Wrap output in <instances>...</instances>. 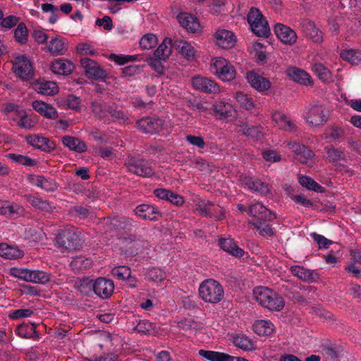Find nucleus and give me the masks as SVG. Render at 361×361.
<instances>
[{"label":"nucleus","mask_w":361,"mask_h":361,"mask_svg":"<svg viewBox=\"0 0 361 361\" xmlns=\"http://www.w3.org/2000/svg\"><path fill=\"white\" fill-rule=\"evenodd\" d=\"M247 20L255 35L264 38L269 36V23L259 8L252 7L247 15Z\"/></svg>","instance_id":"4"},{"label":"nucleus","mask_w":361,"mask_h":361,"mask_svg":"<svg viewBox=\"0 0 361 361\" xmlns=\"http://www.w3.org/2000/svg\"><path fill=\"white\" fill-rule=\"evenodd\" d=\"M216 44L222 49H231L236 42L234 33L227 30H218L214 34Z\"/></svg>","instance_id":"19"},{"label":"nucleus","mask_w":361,"mask_h":361,"mask_svg":"<svg viewBox=\"0 0 361 361\" xmlns=\"http://www.w3.org/2000/svg\"><path fill=\"white\" fill-rule=\"evenodd\" d=\"M239 130L254 141L261 140L264 137L263 127L261 125L250 126L247 123H243L239 126Z\"/></svg>","instance_id":"25"},{"label":"nucleus","mask_w":361,"mask_h":361,"mask_svg":"<svg viewBox=\"0 0 361 361\" xmlns=\"http://www.w3.org/2000/svg\"><path fill=\"white\" fill-rule=\"evenodd\" d=\"M24 252L16 246L6 243L0 244V256L8 259H16L23 257Z\"/></svg>","instance_id":"33"},{"label":"nucleus","mask_w":361,"mask_h":361,"mask_svg":"<svg viewBox=\"0 0 361 361\" xmlns=\"http://www.w3.org/2000/svg\"><path fill=\"white\" fill-rule=\"evenodd\" d=\"M126 166L130 172L140 176L149 177L154 174L153 169L147 162L135 158H130L126 163Z\"/></svg>","instance_id":"15"},{"label":"nucleus","mask_w":361,"mask_h":361,"mask_svg":"<svg viewBox=\"0 0 361 361\" xmlns=\"http://www.w3.org/2000/svg\"><path fill=\"white\" fill-rule=\"evenodd\" d=\"M199 295L204 302L216 304L222 300L224 290L222 285L217 281L209 279L202 281L199 286Z\"/></svg>","instance_id":"3"},{"label":"nucleus","mask_w":361,"mask_h":361,"mask_svg":"<svg viewBox=\"0 0 361 361\" xmlns=\"http://www.w3.org/2000/svg\"><path fill=\"white\" fill-rule=\"evenodd\" d=\"M106 223L109 224L115 230L118 231L128 230L131 226L128 219L126 217H114L111 219H107Z\"/></svg>","instance_id":"49"},{"label":"nucleus","mask_w":361,"mask_h":361,"mask_svg":"<svg viewBox=\"0 0 361 361\" xmlns=\"http://www.w3.org/2000/svg\"><path fill=\"white\" fill-rule=\"evenodd\" d=\"M27 29L24 23H19L14 32L16 40L20 44H24L27 39Z\"/></svg>","instance_id":"55"},{"label":"nucleus","mask_w":361,"mask_h":361,"mask_svg":"<svg viewBox=\"0 0 361 361\" xmlns=\"http://www.w3.org/2000/svg\"><path fill=\"white\" fill-rule=\"evenodd\" d=\"M10 157L17 163L25 166H34L36 164L35 160L27 156L13 154L10 155Z\"/></svg>","instance_id":"62"},{"label":"nucleus","mask_w":361,"mask_h":361,"mask_svg":"<svg viewBox=\"0 0 361 361\" xmlns=\"http://www.w3.org/2000/svg\"><path fill=\"white\" fill-rule=\"evenodd\" d=\"M30 283H45L50 280V275L41 270L30 269Z\"/></svg>","instance_id":"50"},{"label":"nucleus","mask_w":361,"mask_h":361,"mask_svg":"<svg viewBox=\"0 0 361 361\" xmlns=\"http://www.w3.org/2000/svg\"><path fill=\"white\" fill-rule=\"evenodd\" d=\"M311 71L324 82L332 81V73L330 70L320 62L314 61L311 63Z\"/></svg>","instance_id":"31"},{"label":"nucleus","mask_w":361,"mask_h":361,"mask_svg":"<svg viewBox=\"0 0 361 361\" xmlns=\"http://www.w3.org/2000/svg\"><path fill=\"white\" fill-rule=\"evenodd\" d=\"M158 39L156 35L147 34L141 38L140 44L145 49H151L155 48Z\"/></svg>","instance_id":"53"},{"label":"nucleus","mask_w":361,"mask_h":361,"mask_svg":"<svg viewBox=\"0 0 361 361\" xmlns=\"http://www.w3.org/2000/svg\"><path fill=\"white\" fill-rule=\"evenodd\" d=\"M77 51L81 55L93 56L96 54L94 49L89 43H80L78 44Z\"/></svg>","instance_id":"64"},{"label":"nucleus","mask_w":361,"mask_h":361,"mask_svg":"<svg viewBox=\"0 0 361 361\" xmlns=\"http://www.w3.org/2000/svg\"><path fill=\"white\" fill-rule=\"evenodd\" d=\"M135 214L140 219L145 220H155L157 219V209L149 204H141L135 209Z\"/></svg>","instance_id":"35"},{"label":"nucleus","mask_w":361,"mask_h":361,"mask_svg":"<svg viewBox=\"0 0 361 361\" xmlns=\"http://www.w3.org/2000/svg\"><path fill=\"white\" fill-rule=\"evenodd\" d=\"M114 290V283L110 279L99 277L93 281L94 293L102 299L109 298Z\"/></svg>","instance_id":"12"},{"label":"nucleus","mask_w":361,"mask_h":361,"mask_svg":"<svg viewBox=\"0 0 361 361\" xmlns=\"http://www.w3.org/2000/svg\"><path fill=\"white\" fill-rule=\"evenodd\" d=\"M172 53V40L171 38L166 37L159 44V76L162 74L164 66L161 64V61H165L169 58Z\"/></svg>","instance_id":"34"},{"label":"nucleus","mask_w":361,"mask_h":361,"mask_svg":"<svg viewBox=\"0 0 361 361\" xmlns=\"http://www.w3.org/2000/svg\"><path fill=\"white\" fill-rule=\"evenodd\" d=\"M25 198L32 204V207L39 210L50 212L53 209V206L49 202L43 200L38 196L26 195H25Z\"/></svg>","instance_id":"40"},{"label":"nucleus","mask_w":361,"mask_h":361,"mask_svg":"<svg viewBox=\"0 0 361 361\" xmlns=\"http://www.w3.org/2000/svg\"><path fill=\"white\" fill-rule=\"evenodd\" d=\"M92 265V260L83 256H78L73 258L71 262V267L73 270L87 269L90 268Z\"/></svg>","instance_id":"48"},{"label":"nucleus","mask_w":361,"mask_h":361,"mask_svg":"<svg viewBox=\"0 0 361 361\" xmlns=\"http://www.w3.org/2000/svg\"><path fill=\"white\" fill-rule=\"evenodd\" d=\"M16 332L21 338H29L35 333V326L33 324L31 325L21 324L18 326Z\"/></svg>","instance_id":"52"},{"label":"nucleus","mask_w":361,"mask_h":361,"mask_svg":"<svg viewBox=\"0 0 361 361\" xmlns=\"http://www.w3.org/2000/svg\"><path fill=\"white\" fill-rule=\"evenodd\" d=\"M324 149L326 153V158L329 162L334 163L344 159V152L333 145L326 146Z\"/></svg>","instance_id":"47"},{"label":"nucleus","mask_w":361,"mask_h":361,"mask_svg":"<svg viewBox=\"0 0 361 361\" xmlns=\"http://www.w3.org/2000/svg\"><path fill=\"white\" fill-rule=\"evenodd\" d=\"M177 19L181 27L189 32L197 33L201 30L199 20L190 13H180L177 16Z\"/></svg>","instance_id":"17"},{"label":"nucleus","mask_w":361,"mask_h":361,"mask_svg":"<svg viewBox=\"0 0 361 361\" xmlns=\"http://www.w3.org/2000/svg\"><path fill=\"white\" fill-rule=\"evenodd\" d=\"M233 343L238 348L250 351L255 349L253 341L245 334H240L233 337Z\"/></svg>","instance_id":"42"},{"label":"nucleus","mask_w":361,"mask_h":361,"mask_svg":"<svg viewBox=\"0 0 361 361\" xmlns=\"http://www.w3.org/2000/svg\"><path fill=\"white\" fill-rule=\"evenodd\" d=\"M109 59L114 61L118 65H124L130 61H135L137 59L136 55H117L115 54H111L109 56Z\"/></svg>","instance_id":"57"},{"label":"nucleus","mask_w":361,"mask_h":361,"mask_svg":"<svg viewBox=\"0 0 361 361\" xmlns=\"http://www.w3.org/2000/svg\"><path fill=\"white\" fill-rule=\"evenodd\" d=\"M310 236L317 243L319 249L327 248L332 244L331 240L317 233H312Z\"/></svg>","instance_id":"61"},{"label":"nucleus","mask_w":361,"mask_h":361,"mask_svg":"<svg viewBox=\"0 0 361 361\" xmlns=\"http://www.w3.org/2000/svg\"><path fill=\"white\" fill-rule=\"evenodd\" d=\"M37 91L44 95H53L58 92L57 84L51 81H40L36 85Z\"/></svg>","instance_id":"43"},{"label":"nucleus","mask_w":361,"mask_h":361,"mask_svg":"<svg viewBox=\"0 0 361 361\" xmlns=\"http://www.w3.org/2000/svg\"><path fill=\"white\" fill-rule=\"evenodd\" d=\"M218 245L224 251L238 258L242 257L245 253L232 238H220L218 240Z\"/></svg>","instance_id":"20"},{"label":"nucleus","mask_w":361,"mask_h":361,"mask_svg":"<svg viewBox=\"0 0 361 361\" xmlns=\"http://www.w3.org/2000/svg\"><path fill=\"white\" fill-rule=\"evenodd\" d=\"M213 115L216 119L225 121L233 117V108L229 103L224 102H217L212 105Z\"/></svg>","instance_id":"24"},{"label":"nucleus","mask_w":361,"mask_h":361,"mask_svg":"<svg viewBox=\"0 0 361 361\" xmlns=\"http://www.w3.org/2000/svg\"><path fill=\"white\" fill-rule=\"evenodd\" d=\"M274 32L277 37L286 44L292 45L298 39L297 34L293 29L281 23L275 25Z\"/></svg>","instance_id":"16"},{"label":"nucleus","mask_w":361,"mask_h":361,"mask_svg":"<svg viewBox=\"0 0 361 361\" xmlns=\"http://www.w3.org/2000/svg\"><path fill=\"white\" fill-rule=\"evenodd\" d=\"M32 107L35 111L47 118L55 119L58 117L56 109L52 105L41 100L33 101Z\"/></svg>","instance_id":"23"},{"label":"nucleus","mask_w":361,"mask_h":361,"mask_svg":"<svg viewBox=\"0 0 361 361\" xmlns=\"http://www.w3.org/2000/svg\"><path fill=\"white\" fill-rule=\"evenodd\" d=\"M28 182L47 192H53L57 190V184L52 178H47L43 176L30 174L27 176Z\"/></svg>","instance_id":"21"},{"label":"nucleus","mask_w":361,"mask_h":361,"mask_svg":"<svg viewBox=\"0 0 361 361\" xmlns=\"http://www.w3.org/2000/svg\"><path fill=\"white\" fill-rule=\"evenodd\" d=\"M92 111L96 116L99 118H105L110 115L113 118H123V113L120 111L107 107L97 102L92 103Z\"/></svg>","instance_id":"28"},{"label":"nucleus","mask_w":361,"mask_h":361,"mask_svg":"<svg viewBox=\"0 0 361 361\" xmlns=\"http://www.w3.org/2000/svg\"><path fill=\"white\" fill-rule=\"evenodd\" d=\"M113 276L118 280H126L131 274L130 269L126 266H118L112 269L111 271Z\"/></svg>","instance_id":"54"},{"label":"nucleus","mask_w":361,"mask_h":361,"mask_svg":"<svg viewBox=\"0 0 361 361\" xmlns=\"http://www.w3.org/2000/svg\"><path fill=\"white\" fill-rule=\"evenodd\" d=\"M199 355L209 361H235V357L226 353L201 349Z\"/></svg>","instance_id":"30"},{"label":"nucleus","mask_w":361,"mask_h":361,"mask_svg":"<svg viewBox=\"0 0 361 361\" xmlns=\"http://www.w3.org/2000/svg\"><path fill=\"white\" fill-rule=\"evenodd\" d=\"M140 131L145 133H154L156 130L157 123L150 118H144L137 123Z\"/></svg>","instance_id":"46"},{"label":"nucleus","mask_w":361,"mask_h":361,"mask_svg":"<svg viewBox=\"0 0 361 361\" xmlns=\"http://www.w3.org/2000/svg\"><path fill=\"white\" fill-rule=\"evenodd\" d=\"M89 135L95 141L99 142L102 144H106L109 142V136L106 133H102L98 130H94L89 133Z\"/></svg>","instance_id":"63"},{"label":"nucleus","mask_w":361,"mask_h":361,"mask_svg":"<svg viewBox=\"0 0 361 361\" xmlns=\"http://www.w3.org/2000/svg\"><path fill=\"white\" fill-rule=\"evenodd\" d=\"M324 354L331 359L335 360L338 358L342 352L341 347L336 345H330L323 348Z\"/></svg>","instance_id":"60"},{"label":"nucleus","mask_w":361,"mask_h":361,"mask_svg":"<svg viewBox=\"0 0 361 361\" xmlns=\"http://www.w3.org/2000/svg\"><path fill=\"white\" fill-rule=\"evenodd\" d=\"M192 84L195 90L206 94H217L220 92L219 84L214 80L196 75L192 78Z\"/></svg>","instance_id":"10"},{"label":"nucleus","mask_w":361,"mask_h":361,"mask_svg":"<svg viewBox=\"0 0 361 361\" xmlns=\"http://www.w3.org/2000/svg\"><path fill=\"white\" fill-rule=\"evenodd\" d=\"M301 28L305 36L313 42L320 44L323 42V34L313 21L308 19L303 20L301 22Z\"/></svg>","instance_id":"18"},{"label":"nucleus","mask_w":361,"mask_h":361,"mask_svg":"<svg viewBox=\"0 0 361 361\" xmlns=\"http://www.w3.org/2000/svg\"><path fill=\"white\" fill-rule=\"evenodd\" d=\"M340 56L353 65L361 63V50L360 49L346 48L341 50Z\"/></svg>","instance_id":"37"},{"label":"nucleus","mask_w":361,"mask_h":361,"mask_svg":"<svg viewBox=\"0 0 361 361\" xmlns=\"http://www.w3.org/2000/svg\"><path fill=\"white\" fill-rule=\"evenodd\" d=\"M248 214L255 218L253 220L272 221L276 218V214L261 202L250 204L248 207Z\"/></svg>","instance_id":"11"},{"label":"nucleus","mask_w":361,"mask_h":361,"mask_svg":"<svg viewBox=\"0 0 361 361\" xmlns=\"http://www.w3.org/2000/svg\"><path fill=\"white\" fill-rule=\"evenodd\" d=\"M253 294L259 305L270 310L280 311L285 305L283 297L267 287H256Z\"/></svg>","instance_id":"1"},{"label":"nucleus","mask_w":361,"mask_h":361,"mask_svg":"<svg viewBox=\"0 0 361 361\" xmlns=\"http://www.w3.org/2000/svg\"><path fill=\"white\" fill-rule=\"evenodd\" d=\"M344 135V130L338 126H334L326 130V138L331 142L338 141Z\"/></svg>","instance_id":"56"},{"label":"nucleus","mask_w":361,"mask_h":361,"mask_svg":"<svg viewBox=\"0 0 361 361\" xmlns=\"http://www.w3.org/2000/svg\"><path fill=\"white\" fill-rule=\"evenodd\" d=\"M32 314L33 311L30 309H19L11 311L8 317L12 319H19L30 317Z\"/></svg>","instance_id":"58"},{"label":"nucleus","mask_w":361,"mask_h":361,"mask_svg":"<svg viewBox=\"0 0 361 361\" xmlns=\"http://www.w3.org/2000/svg\"><path fill=\"white\" fill-rule=\"evenodd\" d=\"M14 73L23 80H27L33 75V66L25 55H16L12 68Z\"/></svg>","instance_id":"7"},{"label":"nucleus","mask_w":361,"mask_h":361,"mask_svg":"<svg viewBox=\"0 0 361 361\" xmlns=\"http://www.w3.org/2000/svg\"><path fill=\"white\" fill-rule=\"evenodd\" d=\"M254 331L259 336H269L274 332V324L269 320H257L253 324Z\"/></svg>","instance_id":"36"},{"label":"nucleus","mask_w":361,"mask_h":361,"mask_svg":"<svg viewBox=\"0 0 361 361\" xmlns=\"http://www.w3.org/2000/svg\"><path fill=\"white\" fill-rule=\"evenodd\" d=\"M212 67L214 74L222 81L233 80L236 75V71L232 63L224 58L218 57L212 60Z\"/></svg>","instance_id":"6"},{"label":"nucleus","mask_w":361,"mask_h":361,"mask_svg":"<svg viewBox=\"0 0 361 361\" xmlns=\"http://www.w3.org/2000/svg\"><path fill=\"white\" fill-rule=\"evenodd\" d=\"M176 46L182 56L188 61H192L195 59V50L194 47L185 41H177Z\"/></svg>","instance_id":"45"},{"label":"nucleus","mask_w":361,"mask_h":361,"mask_svg":"<svg viewBox=\"0 0 361 361\" xmlns=\"http://www.w3.org/2000/svg\"><path fill=\"white\" fill-rule=\"evenodd\" d=\"M68 49L67 39L61 36L51 38L47 44V51L52 56L63 55Z\"/></svg>","instance_id":"22"},{"label":"nucleus","mask_w":361,"mask_h":361,"mask_svg":"<svg viewBox=\"0 0 361 361\" xmlns=\"http://www.w3.org/2000/svg\"><path fill=\"white\" fill-rule=\"evenodd\" d=\"M50 69L54 74L69 75L73 72L74 65L68 60L57 59L51 62Z\"/></svg>","instance_id":"26"},{"label":"nucleus","mask_w":361,"mask_h":361,"mask_svg":"<svg viewBox=\"0 0 361 361\" xmlns=\"http://www.w3.org/2000/svg\"><path fill=\"white\" fill-rule=\"evenodd\" d=\"M246 79L253 89L263 94H267L271 87V83L267 78L255 71H247Z\"/></svg>","instance_id":"9"},{"label":"nucleus","mask_w":361,"mask_h":361,"mask_svg":"<svg viewBox=\"0 0 361 361\" xmlns=\"http://www.w3.org/2000/svg\"><path fill=\"white\" fill-rule=\"evenodd\" d=\"M267 222L265 221L252 220L249 221V224L254 226L262 236L271 237L274 235V231L271 226L267 224Z\"/></svg>","instance_id":"41"},{"label":"nucleus","mask_w":361,"mask_h":361,"mask_svg":"<svg viewBox=\"0 0 361 361\" xmlns=\"http://www.w3.org/2000/svg\"><path fill=\"white\" fill-rule=\"evenodd\" d=\"M159 200L167 201L176 206H181L184 203L183 196L166 189L159 188Z\"/></svg>","instance_id":"38"},{"label":"nucleus","mask_w":361,"mask_h":361,"mask_svg":"<svg viewBox=\"0 0 361 361\" xmlns=\"http://www.w3.org/2000/svg\"><path fill=\"white\" fill-rule=\"evenodd\" d=\"M37 123V121L32 116H29L25 114L20 116V120L18 122V126L20 128L30 129L33 128Z\"/></svg>","instance_id":"59"},{"label":"nucleus","mask_w":361,"mask_h":361,"mask_svg":"<svg viewBox=\"0 0 361 361\" xmlns=\"http://www.w3.org/2000/svg\"><path fill=\"white\" fill-rule=\"evenodd\" d=\"M328 118L329 112L326 107L321 104H314L310 106L306 120L311 125L317 126L326 122Z\"/></svg>","instance_id":"8"},{"label":"nucleus","mask_w":361,"mask_h":361,"mask_svg":"<svg viewBox=\"0 0 361 361\" xmlns=\"http://www.w3.org/2000/svg\"><path fill=\"white\" fill-rule=\"evenodd\" d=\"M288 77L293 81L304 86H312L314 80L305 70L297 67H289L286 70Z\"/></svg>","instance_id":"14"},{"label":"nucleus","mask_w":361,"mask_h":361,"mask_svg":"<svg viewBox=\"0 0 361 361\" xmlns=\"http://www.w3.org/2000/svg\"><path fill=\"white\" fill-rule=\"evenodd\" d=\"M243 183L250 190L260 195H266L270 192L269 185L258 178H245Z\"/></svg>","instance_id":"27"},{"label":"nucleus","mask_w":361,"mask_h":361,"mask_svg":"<svg viewBox=\"0 0 361 361\" xmlns=\"http://www.w3.org/2000/svg\"><path fill=\"white\" fill-rule=\"evenodd\" d=\"M82 244L81 232L74 227L63 230L56 237V245L62 252L80 249Z\"/></svg>","instance_id":"2"},{"label":"nucleus","mask_w":361,"mask_h":361,"mask_svg":"<svg viewBox=\"0 0 361 361\" xmlns=\"http://www.w3.org/2000/svg\"><path fill=\"white\" fill-rule=\"evenodd\" d=\"M195 210L200 215L214 219L215 221H223L226 219V214L223 208L209 200H199L195 204Z\"/></svg>","instance_id":"5"},{"label":"nucleus","mask_w":361,"mask_h":361,"mask_svg":"<svg viewBox=\"0 0 361 361\" xmlns=\"http://www.w3.org/2000/svg\"><path fill=\"white\" fill-rule=\"evenodd\" d=\"M299 183L309 190L317 192H324L325 189L321 185L317 183L312 178L307 176H301L298 178Z\"/></svg>","instance_id":"44"},{"label":"nucleus","mask_w":361,"mask_h":361,"mask_svg":"<svg viewBox=\"0 0 361 361\" xmlns=\"http://www.w3.org/2000/svg\"><path fill=\"white\" fill-rule=\"evenodd\" d=\"M80 63L85 69V75L89 78L104 79L106 75V71L96 61L89 58L81 59Z\"/></svg>","instance_id":"13"},{"label":"nucleus","mask_w":361,"mask_h":361,"mask_svg":"<svg viewBox=\"0 0 361 361\" xmlns=\"http://www.w3.org/2000/svg\"><path fill=\"white\" fill-rule=\"evenodd\" d=\"M26 140L28 144L35 148L41 149L43 150L53 148L49 140L45 137L38 135H29L27 137Z\"/></svg>","instance_id":"39"},{"label":"nucleus","mask_w":361,"mask_h":361,"mask_svg":"<svg viewBox=\"0 0 361 361\" xmlns=\"http://www.w3.org/2000/svg\"><path fill=\"white\" fill-rule=\"evenodd\" d=\"M290 271L294 276L305 282H313L317 280V274L314 271L302 266H291Z\"/></svg>","instance_id":"29"},{"label":"nucleus","mask_w":361,"mask_h":361,"mask_svg":"<svg viewBox=\"0 0 361 361\" xmlns=\"http://www.w3.org/2000/svg\"><path fill=\"white\" fill-rule=\"evenodd\" d=\"M24 212V208L17 203L8 202L6 207V214L5 216L9 218H16L22 215Z\"/></svg>","instance_id":"51"},{"label":"nucleus","mask_w":361,"mask_h":361,"mask_svg":"<svg viewBox=\"0 0 361 361\" xmlns=\"http://www.w3.org/2000/svg\"><path fill=\"white\" fill-rule=\"evenodd\" d=\"M62 143L70 150L82 153L87 150V145L84 141L78 137L66 135L62 138Z\"/></svg>","instance_id":"32"}]
</instances>
